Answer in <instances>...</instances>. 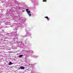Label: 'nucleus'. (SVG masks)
<instances>
[{
  "label": "nucleus",
  "mask_w": 73,
  "mask_h": 73,
  "mask_svg": "<svg viewBox=\"0 0 73 73\" xmlns=\"http://www.w3.org/2000/svg\"><path fill=\"white\" fill-rule=\"evenodd\" d=\"M29 9H26V11L27 13L29 15V16L30 17V16H31V11H29Z\"/></svg>",
  "instance_id": "nucleus-1"
},
{
  "label": "nucleus",
  "mask_w": 73,
  "mask_h": 73,
  "mask_svg": "<svg viewBox=\"0 0 73 73\" xmlns=\"http://www.w3.org/2000/svg\"><path fill=\"white\" fill-rule=\"evenodd\" d=\"M19 69H24L25 68L24 67H21L19 68Z\"/></svg>",
  "instance_id": "nucleus-2"
},
{
  "label": "nucleus",
  "mask_w": 73,
  "mask_h": 73,
  "mask_svg": "<svg viewBox=\"0 0 73 73\" xmlns=\"http://www.w3.org/2000/svg\"><path fill=\"white\" fill-rule=\"evenodd\" d=\"M45 17V18H46V19H47V20L48 21H49V18H48V17Z\"/></svg>",
  "instance_id": "nucleus-3"
},
{
  "label": "nucleus",
  "mask_w": 73,
  "mask_h": 73,
  "mask_svg": "<svg viewBox=\"0 0 73 73\" xmlns=\"http://www.w3.org/2000/svg\"><path fill=\"white\" fill-rule=\"evenodd\" d=\"M9 64V65H12V64H13V63H12V62H10Z\"/></svg>",
  "instance_id": "nucleus-4"
},
{
  "label": "nucleus",
  "mask_w": 73,
  "mask_h": 73,
  "mask_svg": "<svg viewBox=\"0 0 73 73\" xmlns=\"http://www.w3.org/2000/svg\"><path fill=\"white\" fill-rule=\"evenodd\" d=\"M23 56V55H21L19 56V57H22Z\"/></svg>",
  "instance_id": "nucleus-5"
},
{
  "label": "nucleus",
  "mask_w": 73,
  "mask_h": 73,
  "mask_svg": "<svg viewBox=\"0 0 73 73\" xmlns=\"http://www.w3.org/2000/svg\"><path fill=\"white\" fill-rule=\"evenodd\" d=\"M43 2H45H45H46V0H43Z\"/></svg>",
  "instance_id": "nucleus-6"
}]
</instances>
